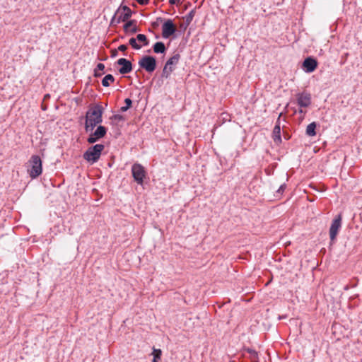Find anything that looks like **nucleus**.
Masks as SVG:
<instances>
[{
  "instance_id": "nucleus-12",
  "label": "nucleus",
  "mask_w": 362,
  "mask_h": 362,
  "mask_svg": "<svg viewBox=\"0 0 362 362\" xmlns=\"http://www.w3.org/2000/svg\"><path fill=\"white\" fill-rule=\"evenodd\" d=\"M135 24L136 21L131 20L124 25V30L126 32H130L132 34H134L138 31V28Z\"/></svg>"
},
{
  "instance_id": "nucleus-8",
  "label": "nucleus",
  "mask_w": 362,
  "mask_h": 362,
  "mask_svg": "<svg viewBox=\"0 0 362 362\" xmlns=\"http://www.w3.org/2000/svg\"><path fill=\"white\" fill-rule=\"evenodd\" d=\"M176 31V28L173 21L168 19L162 25V36L163 38H168Z\"/></svg>"
},
{
  "instance_id": "nucleus-35",
  "label": "nucleus",
  "mask_w": 362,
  "mask_h": 362,
  "mask_svg": "<svg viewBox=\"0 0 362 362\" xmlns=\"http://www.w3.org/2000/svg\"><path fill=\"white\" fill-rule=\"evenodd\" d=\"M49 95H45V98H48Z\"/></svg>"
},
{
  "instance_id": "nucleus-6",
  "label": "nucleus",
  "mask_w": 362,
  "mask_h": 362,
  "mask_svg": "<svg viewBox=\"0 0 362 362\" xmlns=\"http://www.w3.org/2000/svg\"><path fill=\"white\" fill-rule=\"evenodd\" d=\"M139 65L147 72L151 73L156 68V60L152 56H144L139 61Z\"/></svg>"
},
{
  "instance_id": "nucleus-36",
  "label": "nucleus",
  "mask_w": 362,
  "mask_h": 362,
  "mask_svg": "<svg viewBox=\"0 0 362 362\" xmlns=\"http://www.w3.org/2000/svg\"><path fill=\"white\" fill-rule=\"evenodd\" d=\"M230 362H234V361H230Z\"/></svg>"
},
{
  "instance_id": "nucleus-30",
  "label": "nucleus",
  "mask_w": 362,
  "mask_h": 362,
  "mask_svg": "<svg viewBox=\"0 0 362 362\" xmlns=\"http://www.w3.org/2000/svg\"><path fill=\"white\" fill-rule=\"evenodd\" d=\"M118 49L121 52H125L127 49V46L126 45H121L118 47Z\"/></svg>"
},
{
  "instance_id": "nucleus-14",
  "label": "nucleus",
  "mask_w": 362,
  "mask_h": 362,
  "mask_svg": "<svg viewBox=\"0 0 362 362\" xmlns=\"http://www.w3.org/2000/svg\"><path fill=\"white\" fill-rule=\"evenodd\" d=\"M153 48L155 53H164L166 50L165 46L162 42H156Z\"/></svg>"
},
{
  "instance_id": "nucleus-19",
  "label": "nucleus",
  "mask_w": 362,
  "mask_h": 362,
  "mask_svg": "<svg viewBox=\"0 0 362 362\" xmlns=\"http://www.w3.org/2000/svg\"><path fill=\"white\" fill-rule=\"evenodd\" d=\"M280 133H281L280 126L276 125L273 130L274 140L275 141H281Z\"/></svg>"
},
{
  "instance_id": "nucleus-10",
  "label": "nucleus",
  "mask_w": 362,
  "mask_h": 362,
  "mask_svg": "<svg viewBox=\"0 0 362 362\" xmlns=\"http://www.w3.org/2000/svg\"><path fill=\"white\" fill-rule=\"evenodd\" d=\"M117 64L121 66V67L119 69V72L121 74H129L132 70V64L130 61L124 59V58H120L117 62Z\"/></svg>"
},
{
  "instance_id": "nucleus-32",
  "label": "nucleus",
  "mask_w": 362,
  "mask_h": 362,
  "mask_svg": "<svg viewBox=\"0 0 362 362\" xmlns=\"http://www.w3.org/2000/svg\"><path fill=\"white\" fill-rule=\"evenodd\" d=\"M303 107H300V109L299 110V113L304 115L305 114V111H304L303 109Z\"/></svg>"
},
{
  "instance_id": "nucleus-17",
  "label": "nucleus",
  "mask_w": 362,
  "mask_h": 362,
  "mask_svg": "<svg viewBox=\"0 0 362 362\" xmlns=\"http://www.w3.org/2000/svg\"><path fill=\"white\" fill-rule=\"evenodd\" d=\"M315 129H316L315 122H312V123L309 124L306 128V134L310 136H315L316 134Z\"/></svg>"
},
{
  "instance_id": "nucleus-33",
  "label": "nucleus",
  "mask_w": 362,
  "mask_h": 362,
  "mask_svg": "<svg viewBox=\"0 0 362 362\" xmlns=\"http://www.w3.org/2000/svg\"><path fill=\"white\" fill-rule=\"evenodd\" d=\"M116 54H117V51H115V52H113V54H112V57L116 56Z\"/></svg>"
},
{
  "instance_id": "nucleus-21",
  "label": "nucleus",
  "mask_w": 362,
  "mask_h": 362,
  "mask_svg": "<svg viewBox=\"0 0 362 362\" xmlns=\"http://www.w3.org/2000/svg\"><path fill=\"white\" fill-rule=\"evenodd\" d=\"M174 70V68L172 66H168L165 64L164 68L162 71V77L168 78L172 71Z\"/></svg>"
},
{
  "instance_id": "nucleus-34",
  "label": "nucleus",
  "mask_w": 362,
  "mask_h": 362,
  "mask_svg": "<svg viewBox=\"0 0 362 362\" xmlns=\"http://www.w3.org/2000/svg\"><path fill=\"white\" fill-rule=\"evenodd\" d=\"M49 95H45V98H48Z\"/></svg>"
},
{
  "instance_id": "nucleus-28",
  "label": "nucleus",
  "mask_w": 362,
  "mask_h": 362,
  "mask_svg": "<svg viewBox=\"0 0 362 362\" xmlns=\"http://www.w3.org/2000/svg\"><path fill=\"white\" fill-rule=\"evenodd\" d=\"M247 352L250 354L252 356H253L255 357H257V353L252 349H249V348L247 349Z\"/></svg>"
},
{
  "instance_id": "nucleus-25",
  "label": "nucleus",
  "mask_w": 362,
  "mask_h": 362,
  "mask_svg": "<svg viewBox=\"0 0 362 362\" xmlns=\"http://www.w3.org/2000/svg\"><path fill=\"white\" fill-rule=\"evenodd\" d=\"M129 45L135 49H140L141 46L136 42V39L132 37L129 40Z\"/></svg>"
},
{
  "instance_id": "nucleus-23",
  "label": "nucleus",
  "mask_w": 362,
  "mask_h": 362,
  "mask_svg": "<svg viewBox=\"0 0 362 362\" xmlns=\"http://www.w3.org/2000/svg\"><path fill=\"white\" fill-rule=\"evenodd\" d=\"M162 354V351L160 349H156L153 348L152 355L153 356V358L152 362H158V360L160 358Z\"/></svg>"
},
{
  "instance_id": "nucleus-13",
  "label": "nucleus",
  "mask_w": 362,
  "mask_h": 362,
  "mask_svg": "<svg viewBox=\"0 0 362 362\" xmlns=\"http://www.w3.org/2000/svg\"><path fill=\"white\" fill-rule=\"evenodd\" d=\"M107 132V129L104 126H98L95 132H93V136L98 137L99 139L103 138Z\"/></svg>"
},
{
  "instance_id": "nucleus-5",
  "label": "nucleus",
  "mask_w": 362,
  "mask_h": 362,
  "mask_svg": "<svg viewBox=\"0 0 362 362\" xmlns=\"http://www.w3.org/2000/svg\"><path fill=\"white\" fill-rule=\"evenodd\" d=\"M132 173L134 181L138 185H142L146 176L145 168L139 163H134L132 166Z\"/></svg>"
},
{
  "instance_id": "nucleus-24",
  "label": "nucleus",
  "mask_w": 362,
  "mask_h": 362,
  "mask_svg": "<svg viewBox=\"0 0 362 362\" xmlns=\"http://www.w3.org/2000/svg\"><path fill=\"white\" fill-rule=\"evenodd\" d=\"M124 103H125V106H123L120 108V111L122 112L127 111L131 107V106L132 105V101L130 98H126L124 100Z\"/></svg>"
},
{
  "instance_id": "nucleus-26",
  "label": "nucleus",
  "mask_w": 362,
  "mask_h": 362,
  "mask_svg": "<svg viewBox=\"0 0 362 362\" xmlns=\"http://www.w3.org/2000/svg\"><path fill=\"white\" fill-rule=\"evenodd\" d=\"M136 40L139 42H144V45H147L148 43V42L147 40L146 36L145 35H144V34H139V35H137Z\"/></svg>"
},
{
  "instance_id": "nucleus-9",
  "label": "nucleus",
  "mask_w": 362,
  "mask_h": 362,
  "mask_svg": "<svg viewBox=\"0 0 362 362\" xmlns=\"http://www.w3.org/2000/svg\"><path fill=\"white\" fill-rule=\"evenodd\" d=\"M297 104L300 107H308L311 104V95L303 92L296 95Z\"/></svg>"
},
{
  "instance_id": "nucleus-29",
  "label": "nucleus",
  "mask_w": 362,
  "mask_h": 362,
  "mask_svg": "<svg viewBox=\"0 0 362 362\" xmlns=\"http://www.w3.org/2000/svg\"><path fill=\"white\" fill-rule=\"evenodd\" d=\"M286 187V184H283V185H281L279 187V188L278 189V190H277V193H279V194H281V193H283V192L284 191V189H285Z\"/></svg>"
},
{
  "instance_id": "nucleus-2",
  "label": "nucleus",
  "mask_w": 362,
  "mask_h": 362,
  "mask_svg": "<svg viewBox=\"0 0 362 362\" xmlns=\"http://www.w3.org/2000/svg\"><path fill=\"white\" fill-rule=\"evenodd\" d=\"M30 168L28 169V173L30 177L35 179L40 176L42 172V160L37 155H33L29 161Z\"/></svg>"
},
{
  "instance_id": "nucleus-15",
  "label": "nucleus",
  "mask_w": 362,
  "mask_h": 362,
  "mask_svg": "<svg viewBox=\"0 0 362 362\" xmlns=\"http://www.w3.org/2000/svg\"><path fill=\"white\" fill-rule=\"evenodd\" d=\"M180 59V54L178 53L175 54L172 57H170L167 61V62L165 63V65L173 67V65H176L178 63Z\"/></svg>"
},
{
  "instance_id": "nucleus-4",
  "label": "nucleus",
  "mask_w": 362,
  "mask_h": 362,
  "mask_svg": "<svg viewBox=\"0 0 362 362\" xmlns=\"http://www.w3.org/2000/svg\"><path fill=\"white\" fill-rule=\"evenodd\" d=\"M132 10L127 6H121L115 12L111 23L118 24L127 21L132 16Z\"/></svg>"
},
{
  "instance_id": "nucleus-7",
  "label": "nucleus",
  "mask_w": 362,
  "mask_h": 362,
  "mask_svg": "<svg viewBox=\"0 0 362 362\" xmlns=\"http://www.w3.org/2000/svg\"><path fill=\"white\" fill-rule=\"evenodd\" d=\"M341 214L337 215L333 220L330 228H329V236L332 240H334L339 232V228L341 226Z\"/></svg>"
},
{
  "instance_id": "nucleus-27",
  "label": "nucleus",
  "mask_w": 362,
  "mask_h": 362,
  "mask_svg": "<svg viewBox=\"0 0 362 362\" xmlns=\"http://www.w3.org/2000/svg\"><path fill=\"white\" fill-rule=\"evenodd\" d=\"M100 139L98 138V137H95L93 136V132L91 133L90 134V136H88V138L87 139V141L89 143V144H94L95 143L96 141H98Z\"/></svg>"
},
{
  "instance_id": "nucleus-31",
  "label": "nucleus",
  "mask_w": 362,
  "mask_h": 362,
  "mask_svg": "<svg viewBox=\"0 0 362 362\" xmlns=\"http://www.w3.org/2000/svg\"><path fill=\"white\" fill-rule=\"evenodd\" d=\"M180 3V0H169V4L171 5L177 4Z\"/></svg>"
},
{
  "instance_id": "nucleus-22",
  "label": "nucleus",
  "mask_w": 362,
  "mask_h": 362,
  "mask_svg": "<svg viewBox=\"0 0 362 362\" xmlns=\"http://www.w3.org/2000/svg\"><path fill=\"white\" fill-rule=\"evenodd\" d=\"M110 119L111 120L112 124H117L119 122L124 121V117L121 115H114L110 117Z\"/></svg>"
},
{
  "instance_id": "nucleus-3",
  "label": "nucleus",
  "mask_w": 362,
  "mask_h": 362,
  "mask_svg": "<svg viewBox=\"0 0 362 362\" xmlns=\"http://www.w3.org/2000/svg\"><path fill=\"white\" fill-rule=\"evenodd\" d=\"M104 148L105 146L103 144H95V146L88 148L83 153V158L92 164L97 162L99 160Z\"/></svg>"
},
{
  "instance_id": "nucleus-16",
  "label": "nucleus",
  "mask_w": 362,
  "mask_h": 362,
  "mask_svg": "<svg viewBox=\"0 0 362 362\" xmlns=\"http://www.w3.org/2000/svg\"><path fill=\"white\" fill-rule=\"evenodd\" d=\"M115 81V78L112 74L106 75L102 80V85L105 87H108L110 83Z\"/></svg>"
},
{
  "instance_id": "nucleus-20",
  "label": "nucleus",
  "mask_w": 362,
  "mask_h": 362,
  "mask_svg": "<svg viewBox=\"0 0 362 362\" xmlns=\"http://www.w3.org/2000/svg\"><path fill=\"white\" fill-rule=\"evenodd\" d=\"M105 69V65L102 63H99L97 64L96 68L94 70V76L95 77H100L101 76L103 73H100L99 71H103Z\"/></svg>"
},
{
  "instance_id": "nucleus-1",
  "label": "nucleus",
  "mask_w": 362,
  "mask_h": 362,
  "mask_svg": "<svg viewBox=\"0 0 362 362\" xmlns=\"http://www.w3.org/2000/svg\"><path fill=\"white\" fill-rule=\"evenodd\" d=\"M103 107L95 105L90 107L86 114L85 130L93 132L94 128L103 121Z\"/></svg>"
},
{
  "instance_id": "nucleus-18",
  "label": "nucleus",
  "mask_w": 362,
  "mask_h": 362,
  "mask_svg": "<svg viewBox=\"0 0 362 362\" xmlns=\"http://www.w3.org/2000/svg\"><path fill=\"white\" fill-rule=\"evenodd\" d=\"M194 14H195V11L193 9V10L190 11L189 13L184 17V20L185 22V28H186L191 23V22L192 21L193 18L194 16Z\"/></svg>"
},
{
  "instance_id": "nucleus-11",
  "label": "nucleus",
  "mask_w": 362,
  "mask_h": 362,
  "mask_svg": "<svg viewBox=\"0 0 362 362\" xmlns=\"http://www.w3.org/2000/svg\"><path fill=\"white\" fill-rule=\"evenodd\" d=\"M317 66V62L313 57H307L303 63V68L307 73L313 72Z\"/></svg>"
}]
</instances>
